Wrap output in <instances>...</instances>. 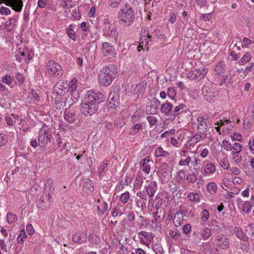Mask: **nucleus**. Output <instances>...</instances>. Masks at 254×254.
Wrapping results in <instances>:
<instances>
[{
    "label": "nucleus",
    "mask_w": 254,
    "mask_h": 254,
    "mask_svg": "<svg viewBox=\"0 0 254 254\" xmlns=\"http://www.w3.org/2000/svg\"><path fill=\"white\" fill-rule=\"evenodd\" d=\"M202 93L205 97L206 100L211 102L213 98L215 97L214 92L210 87L209 85L205 84L202 88Z\"/></svg>",
    "instance_id": "12"
},
{
    "label": "nucleus",
    "mask_w": 254,
    "mask_h": 254,
    "mask_svg": "<svg viewBox=\"0 0 254 254\" xmlns=\"http://www.w3.org/2000/svg\"><path fill=\"white\" fill-rule=\"evenodd\" d=\"M143 182V178L141 175H139L137 174L136 176L135 180L134 181V184L140 187Z\"/></svg>",
    "instance_id": "53"
},
{
    "label": "nucleus",
    "mask_w": 254,
    "mask_h": 254,
    "mask_svg": "<svg viewBox=\"0 0 254 254\" xmlns=\"http://www.w3.org/2000/svg\"><path fill=\"white\" fill-rule=\"evenodd\" d=\"M146 200L139 199L137 200V205L138 207H140L142 210L146 208Z\"/></svg>",
    "instance_id": "58"
},
{
    "label": "nucleus",
    "mask_w": 254,
    "mask_h": 254,
    "mask_svg": "<svg viewBox=\"0 0 254 254\" xmlns=\"http://www.w3.org/2000/svg\"><path fill=\"white\" fill-rule=\"evenodd\" d=\"M117 73L118 69L113 64L103 67L99 75V83L105 87L109 86L116 78Z\"/></svg>",
    "instance_id": "2"
},
{
    "label": "nucleus",
    "mask_w": 254,
    "mask_h": 254,
    "mask_svg": "<svg viewBox=\"0 0 254 254\" xmlns=\"http://www.w3.org/2000/svg\"><path fill=\"white\" fill-rule=\"evenodd\" d=\"M160 170L162 171V174L164 176V177H168L169 179V166L167 163H163L160 166Z\"/></svg>",
    "instance_id": "40"
},
{
    "label": "nucleus",
    "mask_w": 254,
    "mask_h": 254,
    "mask_svg": "<svg viewBox=\"0 0 254 254\" xmlns=\"http://www.w3.org/2000/svg\"><path fill=\"white\" fill-rule=\"evenodd\" d=\"M188 197L190 201L197 202L199 201V196L198 193L191 192L188 195Z\"/></svg>",
    "instance_id": "43"
},
{
    "label": "nucleus",
    "mask_w": 254,
    "mask_h": 254,
    "mask_svg": "<svg viewBox=\"0 0 254 254\" xmlns=\"http://www.w3.org/2000/svg\"><path fill=\"white\" fill-rule=\"evenodd\" d=\"M185 171L183 170H181L178 172L177 180L179 183H181L185 181Z\"/></svg>",
    "instance_id": "50"
},
{
    "label": "nucleus",
    "mask_w": 254,
    "mask_h": 254,
    "mask_svg": "<svg viewBox=\"0 0 254 254\" xmlns=\"http://www.w3.org/2000/svg\"><path fill=\"white\" fill-rule=\"evenodd\" d=\"M16 19L14 18H10L5 23V28L7 31H11L13 29V27L16 25Z\"/></svg>",
    "instance_id": "29"
},
{
    "label": "nucleus",
    "mask_w": 254,
    "mask_h": 254,
    "mask_svg": "<svg viewBox=\"0 0 254 254\" xmlns=\"http://www.w3.org/2000/svg\"><path fill=\"white\" fill-rule=\"evenodd\" d=\"M152 248L156 254H162L163 253V249L160 244L157 243L153 244Z\"/></svg>",
    "instance_id": "38"
},
{
    "label": "nucleus",
    "mask_w": 254,
    "mask_h": 254,
    "mask_svg": "<svg viewBox=\"0 0 254 254\" xmlns=\"http://www.w3.org/2000/svg\"><path fill=\"white\" fill-rule=\"evenodd\" d=\"M142 125L141 123L135 124L132 127L131 131L132 134H136L139 131L142 130Z\"/></svg>",
    "instance_id": "41"
},
{
    "label": "nucleus",
    "mask_w": 254,
    "mask_h": 254,
    "mask_svg": "<svg viewBox=\"0 0 254 254\" xmlns=\"http://www.w3.org/2000/svg\"><path fill=\"white\" fill-rule=\"evenodd\" d=\"M108 166V161L104 160L101 164L100 167L98 168V173L101 175V173L103 172L105 169Z\"/></svg>",
    "instance_id": "52"
},
{
    "label": "nucleus",
    "mask_w": 254,
    "mask_h": 254,
    "mask_svg": "<svg viewBox=\"0 0 254 254\" xmlns=\"http://www.w3.org/2000/svg\"><path fill=\"white\" fill-rule=\"evenodd\" d=\"M147 86V83L145 81H142L137 85H136V87L138 89V91L140 93H142L144 92L145 88Z\"/></svg>",
    "instance_id": "48"
},
{
    "label": "nucleus",
    "mask_w": 254,
    "mask_h": 254,
    "mask_svg": "<svg viewBox=\"0 0 254 254\" xmlns=\"http://www.w3.org/2000/svg\"><path fill=\"white\" fill-rule=\"evenodd\" d=\"M118 214L121 216L123 214V213L121 211L120 206H117L114 208V211L112 213V216L115 217L117 216Z\"/></svg>",
    "instance_id": "61"
},
{
    "label": "nucleus",
    "mask_w": 254,
    "mask_h": 254,
    "mask_svg": "<svg viewBox=\"0 0 254 254\" xmlns=\"http://www.w3.org/2000/svg\"><path fill=\"white\" fill-rule=\"evenodd\" d=\"M190 164V165L189 166V168H192L193 170L197 172L201 165V161L197 157L194 156L191 159V162Z\"/></svg>",
    "instance_id": "20"
},
{
    "label": "nucleus",
    "mask_w": 254,
    "mask_h": 254,
    "mask_svg": "<svg viewBox=\"0 0 254 254\" xmlns=\"http://www.w3.org/2000/svg\"><path fill=\"white\" fill-rule=\"evenodd\" d=\"M8 137L7 135L0 133V146H2L6 144Z\"/></svg>",
    "instance_id": "45"
},
{
    "label": "nucleus",
    "mask_w": 254,
    "mask_h": 254,
    "mask_svg": "<svg viewBox=\"0 0 254 254\" xmlns=\"http://www.w3.org/2000/svg\"><path fill=\"white\" fill-rule=\"evenodd\" d=\"M208 72V69L205 67L201 69L195 68L192 70L188 72L187 74V77L191 80H196L199 81L203 78Z\"/></svg>",
    "instance_id": "8"
},
{
    "label": "nucleus",
    "mask_w": 254,
    "mask_h": 254,
    "mask_svg": "<svg viewBox=\"0 0 254 254\" xmlns=\"http://www.w3.org/2000/svg\"><path fill=\"white\" fill-rule=\"evenodd\" d=\"M185 107L186 106L183 104H181L178 106H176L174 109L172 110L171 112V116L175 117L181 114L182 113V111H181V110L185 108Z\"/></svg>",
    "instance_id": "31"
},
{
    "label": "nucleus",
    "mask_w": 254,
    "mask_h": 254,
    "mask_svg": "<svg viewBox=\"0 0 254 254\" xmlns=\"http://www.w3.org/2000/svg\"><path fill=\"white\" fill-rule=\"evenodd\" d=\"M17 216L16 215L11 213H8L7 214V222L9 224H11L14 223L15 221L17 220Z\"/></svg>",
    "instance_id": "44"
},
{
    "label": "nucleus",
    "mask_w": 254,
    "mask_h": 254,
    "mask_svg": "<svg viewBox=\"0 0 254 254\" xmlns=\"http://www.w3.org/2000/svg\"><path fill=\"white\" fill-rule=\"evenodd\" d=\"M77 80L76 78H73L68 84V88L70 89L72 91L76 89V83Z\"/></svg>",
    "instance_id": "56"
},
{
    "label": "nucleus",
    "mask_w": 254,
    "mask_h": 254,
    "mask_svg": "<svg viewBox=\"0 0 254 254\" xmlns=\"http://www.w3.org/2000/svg\"><path fill=\"white\" fill-rule=\"evenodd\" d=\"M216 74L221 76L223 75L225 71V64L224 62H221L217 64L214 68Z\"/></svg>",
    "instance_id": "22"
},
{
    "label": "nucleus",
    "mask_w": 254,
    "mask_h": 254,
    "mask_svg": "<svg viewBox=\"0 0 254 254\" xmlns=\"http://www.w3.org/2000/svg\"><path fill=\"white\" fill-rule=\"evenodd\" d=\"M222 146L227 151L231 150L232 145H231V144L228 141L224 140L222 142Z\"/></svg>",
    "instance_id": "60"
},
{
    "label": "nucleus",
    "mask_w": 254,
    "mask_h": 254,
    "mask_svg": "<svg viewBox=\"0 0 254 254\" xmlns=\"http://www.w3.org/2000/svg\"><path fill=\"white\" fill-rule=\"evenodd\" d=\"M122 0H109V3L113 8H117L119 7Z\"/></svg>",
    "instance_id": "54"
},
{
    "label": "nucleus",
    "mask_w": 254,
    "mask_h": 254,
    "mask_svg": "<svg viewBox=\"0 0 254 254\" xmlns=\"http://www.w3.org/2000/svg\"><path fill=\"white\" fill-rule=\"evenodd\" d=\"M139 236H142L146 241L150 242L154 237V235L151 232L146 231H140L138 233Z\"/></svg>",
    "instance_id": "27"
},
{
    "label": "nucleus",
    "mask_w": 254,
    "mask_h": 254,
    "mask_svg": "<svg viewBox=\"0 0 254 254\" xmlns=\"http://www.w3.org/2000/svg\"><path fill=\"white\" fill-rule=\"evenodd\" d=\"M207 191L211 194H214L217 190V185L213 182L209 183L206 186Z\"/></svg>",
    "instance_id": "36"
},
{
    "label": "nucleus",
    "mask_w": 254,
    "mask_h": 254,
    "mask_svg": "<svg viewBox=\"0 0 254 254\" xmlns=\"http://www.w3.org/2000/svg\"><path fill=\"white\" fill-rule=\"evenodd\" d=\"M251 205L250 202H246L242 204V209L243 212L249 213L251 210Z\"/></svg>",
    "instance_id": "46"
},
{
    "label": "nucleus",
    "mask_w": 254,
    "mask_h": 254,
    "mask_svg": "<svg viewBox=\"0 0 254 254\" xmlns=\"http://www.w3.org/2000/svg\"><path fill=\"white\" fill-rule=\"evenodd\" d=\"M66 32L70 38L73 40H76V34L72 29V25H70L67 28Z\"/></svg>",
    "instance_id": "42"
},
{
    "label": "nucleus",
    "mask_w": 254,
    "mask_h": 254,
    "mask_svg": "<svg viewBox=\"0 0 254 254\" xmlns=\"http://www.w3.org/2000/svg\"><path fill=\"white\" fill-rule=\"evenodd\" d=\"M192 159L189 156H184V158H182L179 162V165L180 166H185L187 165L189 167L190 166V163L191 162Z\"/></svg>",
    "instance_id": "33"
},
{
    "label": "nucleus",
    "mask_w": 254,
    "mask_h": 254,
    "mask_svg": "<svg viewBox=\"0 0 254 254\" xmlns=\"http://www.w3.org/2000/svg\"><path fill=\"white\" fill-rule=\"evenodd\" d=\"M201 219L203 221L207 220L209 217V212L207 209H203L201 212Z\"/></svg>",
    "instance_id": "47"
},
{
    "label": "nucleus",
    "mask_w": 254,
    "mask_h": 254,
    "mask_svg": "<svg viewBox=\"0 0 254 254\" xmlns=\"http://www.w3.org/2000/svg\"><path fill=\"white\" fill-rule=\"evenodd\" d=\"M129 197V194L128 191H126L122 193L120 196V200L123 203H126L127 202Z\"/></svg>",
    "instance_id": "49"
},
{
    "label": "nucleus",
    "mask_w": 254,
    "mask_h": 254,
    "mask_svg": "<svg viewBox=\"0 0 254 254\" xmlns=\"http://www.w3.org/2000/svg\"><path fill=\"white\" fill-rule=\"evenodd\" d=\"M26 236L25 231L24 230L21 231L17 238L18 243L22 244L23 243V238H25Z\"/></svg>",
    "instance_id": "55"
},
{
    "label": "nucleus",
    "mask_w": 254,
    "mask_h": 254,
    "mask_svg": "<svg viewBox=\"0 0 254 254\" xmlns=\"http://www.w3.org/2000/svg\"><path fill=\"white\" fill-rule=\"evenodd\" d=\"M157 188V183L155 181L151 182L145 186V192L149 197H152L154 196Z\"/></svg>",
    "instance_id": "15"
},
{
    "label": "nucleus",
    "mask_w": 254,
    "mask_h": 254,
    "mask_svg": "<svg viewBox=\"0 0 254 254\" xmlns=\"http://www.w3.org/2000/svg\"><path fill=\"white\" fill-rule=\"evenodd\" d=\"M45 190H50L52 191L54 189L53 188V182L52 181L49 179L47 180L45 184Z\"/></svg>",
    "instance_id": "51"
},
{
    "label": "nucleus",
    "mask_w": 254,
    "mask_h": 254,
    "mask_svg": "<svg viewBox=\"0 0 254 254\" xmlns=\"http://www.w3.org/2000/svg\"><path fill=\"white\" fill-rule=\"evenodd\" d=\"M87 236L81 232L76 233L72 236V241L77 244H82L86 242Z\"/></svg>",
    "instance_id": "18"
},
{
    "label": "nucleus",
    "mask_w": 254,
    "mask_h": 254,
    "mask_svg": "<svg viewBox=\"0 0 254 254\" xmlns=\"http://www.w3.org/2000/svg\"><path fill=\"white\" fill-rule=\"evenodd\" d=\"M64 120L68 123L71 124L75 120V113L65 111L64 113Z\"/></svg>",
    "instance_id": "25"
},
{
    "label": "nucleus",
    "mask_w": 254,
    "mask_h": 254,
    "mask_svg": "<svg viewBox=\"0 0 254 254\" xmlns=\"http://www.w3.org/2000/svg\"><path fill=\"white\" fill-rule=\"evenodd\" d=\"M47 70L49 74L58 79L62 77L63 74V70L61 66L58 63L52 60L49 61L48 63Z\"/></svg>",
    "instance_id": "7"
},
{
    "label": "nucleus",
    "mask_w": 254,
    "mask_h": 254,
    "mask_svg": "<svg viewBox=\"0 0 254 254\" xmlns=\"http://www.w3.org/2000/svg\"><path fill=\"white\" fill-rule=\"evenodd\" d=\"M119 89H117V91H116L114 89L112 91H111L108 96V101L110 104H113L114 105H116V103H117L119 101V94L118 93Z\"/></svg>",
    "instance_id": "17"
},
{
    "label": "nucleus",
    "mask_w": 254,
    "mask_h": 254,
    "mask_svg": "<svg viewBox=\"0 0 254 254\" xmlns=\"http://www.w3.org/2000/svg\"><path fill=\"white\" fill-rule=\"evenodd\" d=\"M120 22L125 26H129L134 21L135 16L133 10L131 7L127 9H121L118 13Z\"/></svg>",
    "instance_id": "5"
},
{
    "label": "nucleus",
    "mask_w": 254,
    "mask_h": 254,
    "mask_svg": "<svg viewBox=\"0 0 254 254\" xmlns=\"http://www.w3.org/2000/svg\"><path fill=\"white\" fill-rule=\"evenodd\" d=\"M242 150V145L238 142L234 143L231 147L233 154H238Z\"/></svg>",
    "instance_id": "32"
},
{
    "label": "nucleus",
    "mask_w": 254,
    "mask_h": 254,
    "mask_svg": "<svg viewBox=\"0 0 254 254\" xmlns=\"http://www.w3.org/2000/svg\"><path fill=\"white\" fill-rule=\"evenodd\" d=\"M165 214V210L164 208H158L156 212L153 213V215L155 214V220L158 222L161 221L164 218Z\"/></svg>",
    "instance_id": "23"
},
{
    "label": "nucleus",
    "mask_w": 254,
    "mask_h": 254,
    "mask_svg": "<svg viewBox=\"0 0 254 254\" xmlns=\"http://www.w3.org/2000/svg\"><path fill=\"white\" fill-rule=\"evenodd\" d=\"M67 86V84L64 83L63 82H58L54 86L53 93V95L55 96L54 102L58 109L64 107L65 104L64 101H62L61 96H63L67 92L68 90Z\"/></svg>",
    "instance_id": "4"
},
{
    "label": "nucleus",
    "mask_w": 254,
    "mask_h": 254,
    "mask_svg": "<svg viewBox=\"0 0 254 254\" xmlns=\"http://www.w3.org/2000/svg\"><path fill=\"white\" fill-rule=\"evenodd\" d=\"M173 105L170 103H166L162 105L161 111L165 114L171 116Z\"/></svg>",
    "instance_id": "24"
},
{
    "label": "nucleus",
    "mask_w": 254,
    "mask_h": 254,
    "mask_svg": "<svg viewBox=\"0 0 254 254\" xmlns=\"http://www.w3.org/2000/svg\"><path fill=\"white\" fill-rule=\"evenodd\" d=\"M102 53L105 57H111L114 54L113 47L108 42L102 43Z\"/></svg>",
    "instance_id": "13"
},
{
    "label": "nucleus",
    "mask_w": 254,
    "mask_h": 254,
    "mask_svg": "<svg viewBox=\"0 0 254 254\" xmlns=\"http://www.w3.org/2000/svg\"><path fill=\"white\" fill-rule=\"evenodd\" d=\"M186 180L189 183H194L197 181V175L195 173L189 174L186 177Z\"/></svg>",
    "instance_id": "39"
},
{
    "label": "nucleus",
    "mask_w": 254,
    "mask_h": 254,
    "mask_svg": "<svg viewBox=\"0 0 254 254\" xmlns=\"http://www.w3.org/2000/svg\"><path fill=\"white\" fill-rule=\"evenodd\" d=\"M140 37L141 38V41L139 42V46H138L137 47V49L139 52L140 51L139 48H142V46H141V44H143V43H144V42L143 41V38H144V41L145 42V45H147L148 44L149 41L151 40V36L149 35V33H148V31L147 32H145V31L142 32V33L140 34Z\"/></svg>",
    "instance_id": "19"
},
{
    "label": "nucleus",
    "mask_w": 254,
    "mask_h": 254,
    "mask_svg": "<svg viewBox=\"0 0 254 254\" xmlns=\"http://www.w3.org/2000/svg\"><path fill=\"white\" fill-rule=\"evenodd\" d=\"M38 145L40 147H46L51 142L52 136L48 127H43L38 132Z\"/></svg>",
    "instance_id": "6"
},
{
    "label": "nucleus",
    "mask_w": 254,
    "mask_h": 254,
    "mask_svg": "<svg viewBox=\"0 0 254 254\" xmlns=\"http://www.w3.org/2000/svg\"><path fill=\"white\" fill-rule=\"evenodd\" d=\"M155 155L156 157H167L169 153L163 149L162 147H159L155 150Z\"/></svg>",
    "instance_id": "30"
},
{
    "label": "nucleus",
    "mask_w": 254,
    "mask_h": 254,
    "mask_svg": "<svg viewBox=\"0 0 254 254\" xmlns=\"http://www.w3.org/2000/svg\"><path fill=\"white\" fill-rule=\"evenodd\" d=\"M99 24L100 28L103 29L104 36L111 37L117 41L118 32L112 19L104 17L100 20Z\"/></svg>",
    "instance_id": "3"
},
{
    "label": "nucleus",
    "mask_w": 254,
    "mask_h": 254,
    "mask_svg": "<svg viewBox=\"0 0 254 254\" xmlns=\"http://www.w3.org/2000/svg\"><path fill=\"white\" fill-rule=\"evenodd\" d=\"M146 119L151 126H154L157 123V119L154 116H147Z\"/></svg>",
    "instance_id": "57"
},
{
    "label": "nucleus",
    "mask_w": 254,
    "mask_h": 254,
    "mask_svg": "<svg viewBox=\"0 0 254 254\" xmlns=\"http://www.w3.org/2000/svg\"><path fill=\"white\" fill-rule=\"evenodd\" d=\"M215 241L217 246L223 249H227L229 247V240L224 236H217L215 238Z\"/></svg>",
    "instance_id": "14"
},
{
    "label": "nucleus",
    "mask_w": 254,
    "mask_h": 254,
    "mask_svg": "<svg viewBox=\"0 0 254 254\" xmlns=\"http://www.w3.org/2000/svg\"><path fill=\"white\" fill-rule=\"evenodd\" d=\"M104 101L105 97L101 92L87 91L80 104V111L85 116H91L97 112L99 105Z\"/></svg>",
    "instance_id": "1"
},
{
    "label": "nucleus",
    "mask_w": 254,
    "mask_h": 254,
    "mask_svg": "<svg viewBox=\"0 0 254 254\" xmlns=\"http://www.w3.org/2000/svg\"><path fill=\"white\" fill-rule=\"evenodd\" d=\"M197 131L200 134H205L208 131V128L209 127V124H207V119L202 117H198L197 118Z\"/></svg>",
    "instance_id": "11"
},
{
    "label": "nucleus",
    "mask_w": 254,
    "mask_h": 254,
    "mask_svg": "<svg viewBox=\"0 0 254 254\" xmlns=\"http://www.w3.org/2000/svg\"><path fill=\"white\" fill-rule=\"evenodd\" d=\"M153 161L150 160L148 156L143 159L141 162L142 170L146 174H148L150 171L151 165L153 164Z\"/></svg>",
    "instance_id": "16"
},
{
    "label": "nucleus",
    "mask_w": 254,
    "mask_h": 254,
    "mask_svg": "<svg viewBox=\"0 0 254 254\" xmlns=\"http://www.w3.org/2000/svg\"><path fill=\"white\" fill-rule=\"evenodd\" d=\"M216 166L212 163H209L206 164L203 168L204 172V175H209L215 172L216 171Z\"/></svg>",
    "instance_id": "21"
},
{
    "label": "nucleus",
    "mask_w": 254,
    "mask_h": 254,
    "mask_svg": "<svg viewBox=\"0 0 254 254\" xmlns=\"http://www.w3.org/2000/svg\"><path fill=\"white\" fill-rule=\"evenodd\" d=\"M251 58V54L250 53H246L243 57L239 60V64H244L247 62L250 61Z\"/></svg>",
    "instance_id": "37"
},
{
    "label": "nucleus",
    "mask_w": 254,
    "mask_h": 254,
    "mask_svg": "<svg viewBox=\"0 0 254 254\" xmlns=\"http://www.w3.org/2000/svg\"><path fill=\"white\" fill-rule=\"evenodd\" d=\"M177 16L176 14L173 12H171L169 14V21L172 23H174L176 21Z\"/></svg>",
    "instance_id": "64"
},
{
    "label": "nucleus",
    "mask_w": 254,
    "mask_h": 254,
    "mask_svg": "<svg viewBox=\"0 0 254 254\" xmlns=\"http://www.w3.org/2000/svg\"><path fill=\"white\" fill-rule=\"evenodd\" d=\"M183 215L186 216L185 210L183 209V206L180 205L175 209L173 217V223L175 227H178L181 225L184 218Z\"/></svg>",
    "instance_id": "9"
},
{
    "label": "nucleus",
    "mask_w": 254,
    "mask_h": 254,
    "mask_svg": "<svg viewBox=\"0 0 254 254\" xmlns=\"http://www.w3.org/2000/svg\"><path fill=\"white\" fill-rule=\"evenodd\" d=\"M192 241L193 243H194L198 245H201L203 244L201 242V239L199 236L198 233L196 232H193L192 233Z\"/></svg>",
    "instance_id": "35"
},
{
    "label": "nucleus",
    "mask_w": 254,
    "mask_h": 254,
    "mask_svg": "<svg viewBox=\"0 0 254 254\" xmlns=\"http://www.w3.org/2000/svg\"><path fill=\"white\" fill-rule=\"evenodd\" d=\"M167 95L171 99H174L176 96V92L173 88L170 87L168 89Z\"/></svg>",
    "instance_id": "62"
},
{
    "label": "nucleus",
    "mask_w": 254,
    "mask_h": 254,
    "mask_svg": "<svg viewBox=\"0 0 254 254\" xmlns=\"http://www.w3.org/2000/svg\"><path fill=\"white\" fill-rule=\"evenodd\" d=\"M11 13L10 9L6 7L1 6L0 8V13L1 15H7Z\"/></svg>",
    "instance_id": "59"
},
{
    "label": "nucleus",
    "mask_w": 254,
    "mask_h": 254,
    "mask_svg": "<svg viewBox=\"0 0 254 254\" xmlns=\"http://www.w3.org/2000/svg\"><path fill=\"white\" fill-rule=\"evenodd\" d=\"M89 241L92 244L97 245L100 243V239L96 234H92L89 236Z\"/></svg>",
    "instance_id": "34"
},
{
    "label": "nucleus",
    "mask_w": 254,
    "mask_h": 254,
    "mask_svg": "<svg viewBox=\"0 0 254 254\" xmlns=\"http://www.w3.org/2000/svg\"><path fill=\"white\" fill-rule=\"evenodd\" d=\"M0 4L4 3L5 5L10 6L16 12L21 11L23 7V1L22 0H0Z\"/></svg>",
    "instance_id": "10"
},
{
    "label": "nucleus",
    "mask_w": 254,
    "mask_h": 254,
    "mask_svg": "<svg viewBox=\"0 0 254 254\" xmlns=\"http://www.w3.org/2000/svg\"><path fill=\"white\" fill-rule=\"evenodd\" d=\"M191 230V227L190 224H186L183 226V231L184 234H188L190 232Z\"/></svg>",
    "instance_id": "63"
},
{
    "label": "nucleus",
    "mask_w": 254,
    "mask_h": 254,
    "mask_svg": "<svg viewBox=\"0 0 254 254\" xmlns=\"http://www.w3.org/2000/svg\"><path fill=\"white\" fill-rule=\"evenodd\" d=\"M212 235L211 229L208 227L204 228L201 232V237L203 240L208 239Z\"/></svg>",
    "instance_id": "28"
},
{
    "label": "nucleus",
    "mask_w": 254,
    "mask_h": 254,
    "mask_svg": "<svg viewBox=\"0 0 254 254\" xmlns=\"http://www.w3.org/2000/svg\"><path fill=\"white\" fill-rule=\"evenodd\" d=\"M235 232L236 233V236L240 240L244 241H247L248 240V237L243 233L241 228L238 227H236L235 228Z\"/></svg>",
    "instance_id": "26"
}]
</instances>
